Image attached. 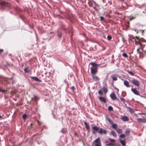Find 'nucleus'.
<instances>
[{"label": "nucleus", "instance_id": "7", "mask_svg": "<svg viewBox=\"0 0 146 146\" xmlns=\"http://www.w3.org/2000/svg\"><path fill=\"white\" fill-rule=\"evenodd\" d=\"M0 5H1L2 7H6L8 5V4L7 3L3 2H0Z\"/></svg>", "mask_w": 146, "mask_h": 146}, {"label": "nucleus", "instance_id": "26", "mask_svg": "<svg viewBox=\"0 0 146 146\" xmlns=\"http://www.w3.org/2000/svg\"><path fill=\"white\" fill-rule=\"evenodd\" d=\"M121 144L124 146H125V142L124 140H121L120 141Z\"/></svg>", "mask_w": 146, "mask_h": 146}, {"label": "nucleus", "instance_id": "13", "mask_svg": "<svg viewBox=\"0 0 146 146\" xmlns=\"http://www.w3.org/2000/svg\"><path fill=\"white\" fill-rule=\"evenodd\" d=\"M31 78L32 79L34 80L40 82L41 81V80L39 79L38 78L36 77H31Z\"/></svg>", "mask_w": 146, "mask_h": 146}, {"label": "nucleus", "instance_id": "40", "mask_svg": "<svg viewBox=\"0 0 146 146\" xmlns=\"http://www.w3.org/2000/svg\"><path fill=\"white\" fill-rule=\"evenodd\" d=\"M3 51V49H0V53H1Z\"/></svg>", "mask_w": 146, "mask_h": 146}, {"label": "nucleus", "instance_id": "27", "mask_svg": "<svg viewBox=\"0 0 146 146\" xmlns=\"http://www.w3.org/2000/svg\"><path fill=\"white\" fill-rule=\"evenodd\" d=\"M103 91L105 92V93H107L108 92V90L106 87H103L102 88Z\"/></svg>", "mask_w": 146, "mask_h": 146}, {"label": "nucleus", "instance_id": "31", "mask_svg": "<svg viewBox=\"0 0 146 146\" xmlns=\"http://www.w3.org/2000/svg\"><path fill=\"white\" fill-rule=\"evenodd\" d=\"M122 56H123L125 58H128V56L127 54L126 53H124L122 54Z\"/></svg>", "mask_w": 146, "mask_h": 146}, {"label": "nucleus", "instance_id": "28", "mask_svg": "<svg viewBox=\"0 0 146 146\" xmlns=\"http://www.w3.org/2000/svg\"><path fill=\"white\" fill-rule=\"evenodd\" d=\"M98 93L101 96H102L103 95V94L101 90H100L98 91Z\"/></svg>", "mask_w": 146, "mask_h": 146}, {"label": "nucleus", "instance_id": "43", "mask_svg": "<svg viewBox=\"0 0 146 146\" xmlns=\"http://www.w3.org/2000/svg\"><path fill=\"white\" fill-rule=\"evenodd\" d=\"M129 132L128 131H125V133H128Z\"/></svg>", "mask_w": 146, "mask_h": 146}, {"label": "nucleus", "instance_id": "12", "mask_svg": "<svg viewBox=\"0 0 146 146\" xmlns=\"http://www.w3.org/2000/svg\"><path fill=\"white\" fill-rule=\"evenodd\" d=\"M121 119L124 121H128L129 120V118L125 116H123L121 117Z\"/></svg>", "mask_w": 146, "mask_h": 146}, {"label": "nucleus", "instance_id": "29", "mask_svg": "<svg viewBox=\"0 0 146 146\" xmlns=\"http://www.w3.org/2000/svg\"><path fill=\"white\" fill-rule=\"evenodd\" d=\"M27 117V115L26 114H24L23 116V119L25 120L26 118Z\"/></svg>", "mask_w": 146, "mask_h": 146}, {"label": "nucleus", "instance_id": "15", "mask_svg": "<svg viewBox=\"0 0 146 146\" xmlns=\"http://www.w3.org/2000/svg\"><path fill=\"white\" fill-rule=\"evenodd\" d=\"M92 128L94 131L93 132V133H95L94 131H98L99 129V128L96 126L92 127Z\"/></svg>", "mask_w": 146, "mask_h": 146}, {"label": "nucleus", "instance_id": "47", "mask_svg": "<svg viewBox=\"0 0 146 146\" xmlns=\"http://www.w3.org/2000/svg\"><path fill=\"white\" fill-rule=\"evenodd\" d=\"M135 43H136H136H137V41H136V40H135Z\"/></svg>", "mask_w": 146, "mask_h": 146}, {"label": "nucleus", "instance_id": "50", "mask_svg": "<svg viewBox=\"0 0 146 146\" xmlns=\"http://www.w3.org/2000/svg\"><path fill=\"white\" fill-rule=\"evenodd\" d=\"M139 50V49H137V51H138V50Z\"/></svg>", "mask_w": 146, "mask_h": 146}, {"label": "nucleus", "instance_id": "2", "mask_svg": "<svg viewBox=\"0 0 146 146\" xmlns=\"http://www.w3.org/2000/svg\"><path fill=\"white\" fill-rule=\"evenodd\" d=\"M92 146H102L101 142L99 138L96 139L94 141L92 144Z\"/></svg>", "mask_w": 146, "mask_h": 146}, {"label": "nucleus", "instance_id": "11", "mask_svg": "<svg viewBox=\"0 0 146 146\" xmlns=\"http://www.w3.org/2000/svg\"><path fill=\"white\" fill-rule=\"evenodd\" d=\"M92 76L93 78L95 81L99 80H100V78L97 76L95 75V74L92 75Z\"/></svg>", "mask_w": 146, "mask_h": 146}, {"label": "nucleus", "instance_id": "5", "mask_svg": "<svg viewBox=\"0 0 146 146\" xmlns=\"http://www.w3.org/2000/svg\"><path fill=\"white\" fill-rule=\"evenodd\" d=\"M98 131L100 134L104 133L106 134L107 133L105 129H103L102 128L99 129Z\"/></svg>", "mask_w": 146, "mask_h": 146}, {"label": "nucleus", "instance_id": "20", "mask_svg": "<svg viewBox=\"0 0 146 146\" xmlns=\"http://www.w3.org/2000/svg\"><path fill=\"white\" fill-rule=\"evenodd\" d=\"M111 77L112 78V80L113 81H115L117 80V77L116 76L111 75Z\"/></svg>", "mask_w": 146, "mask_h": 146}, {"label": "nucleus", "instance_id": "34", "mask_svg": "<svg viewBox=\"0 0 146 146\" xmlns=\"http://www.w3.org/2000/svg\"><path fill=\"white\" fill-rule=\"evenodd\" d=\"M108 109L109 111H111L112 110L113 108L111 106H109L108 108Z\"/></svg>", "mask_w": 146, "mask_h": 146}, {"label": "nucleus", "instance_id": "45", "mask_svg": "<svg viewBox=\"0 0 146 146\" xmlns=\"http://www.w3.org/2000/svg\"><path fill=\"white\" fill-rule=\"evenodd\" d=\"M61 132L62 133H64V132L63 130H62L61 131Z\"/></svg>", "mask_w": 146, "mask_h": 146}, {"label": "nucleus", "instance_id": "41", "mask_svg": "<svg viewBox=\"0 0 146 146\" xmlns=\"http://www.w3.org/2000/svg\"><path fill=\"white\" fill-rule=\"evenodd\" d=\"M129 111L131 113L133 111V110L131 108L130 109Z\"/></svg>", "mask_w": 146, "mask_h": 146}, {"label": "nucleus", "instance_id": "3", "mask_svg": "<svg viewBox=\"0 0 146 146\" xmlns=\"http://www.w3.org/2000/svg\"><path fill=\"white\" fill-rule=\"evenodd\" d=\"M130 82L134 85L136 86L137 87H139V83L137 80L135 78H133L132 80H129Z\"/></svg>", "mask_w": 146, "mask_h": 146}, {"label": "nucleus", "instance_id": "44", "mask_svg": "<svg viewBox=\"0 0 146 146\" xmlns=\"http://www.w3.org/2000/svg\"><path fill=\"white\" fill-rule=\"evenodd\" d=\"M145 113H142L141 114H143V115H145Z\"/></svg>", "mask_w": 146, "mask_h": 146}, {"label": "nucleus", "instance_id": "35", "mask_svg": "<svg viewBox=\"0 0 146 146\" xmlns=\"http://www.w3.org/2000/svg\"><path fill=\"white\" fill-rule=\"evenodd\" d=\"M6 90H2L0 89V91L4 93L6 92Z\"/></svg>", "mask_w": 146, "mask_h": 146}, {"label": "nucleus", "instance_id": "1", "mask_svg": "<svg viewBox=\"0 0 146 146\" xmlns=\"http://www.w3.org/2000/svg\"><path fill=\"white\" fill-rule=\"evenodd\" d=\"M90 64L92 66L91 68V74H95L98 72V66H99L100 64H97L94 62L91 63Z\"/></svg>", "mask_w": 146, "mask_h": 146}, {"label": "nucleus", "instance_id": "39", "mask_svg": "<svg viewBox=\"0 0 146 146\" xmlns=\"http://www.w3.org/2000/svg\"><path fill=\"white\" fill-rule=\"evenodd\" d=\"M71 89L73 90H74L75 89V88L74 86H72L71 87Z\"/></svg>", "mask_w": 146, "mask_h": 146}, {"label": "nucleus", "instance_id": "10", "mask_svg": "<svg viewBox=\"0 0 146 146\" xmlns=\"http://www.w3.org/2000/svg\"><path fill=\"white\" fill-rule=\"evenodd\" d=\"M123 83L124 85L127 88H129L130 87V86L129 85V82L126 80H124Z\"/></svg>", "mask_w": 146, "mask_h": 146}, {"label": "nucleus", "instance_id": "46", "mask_svg": "<svg viewBox=\"0 0 146 146\" xmlns=\"http://www.w3.org/2000/svg\"><path fill=\"white\" fill-rule=\"evenodd\" d=\"M2 118V117L0 115V119Z\"/></svg>", "mask_w": 146, "mask_h": 146}, {"label": "nucleus", "instance_id": "6", "mask_svg": "<svg viewBox=\"0 0 146 146\" xmlns=\"http://www.w3.org/2000/svg\"><path fill=\"white\" fill-rule=\"evenodd\" d=\"M131 90L132 92L135 94L137 95H140V94L138 91L135 89L131 88Z\"/></svg>", "mask_w": 146, "mask_h": 146}, {"label": "nucleus", "instance_id": "30", "mask_svg": "<svg viewBox=\"0 0 146 146\" xmlns=\"http://www.w3.org/2000/svg\"><path fill=\"white\" fill-rule=\"evenodd\" d=\"M127 72L130 75H131L132 76H133L134 75V74L133 73L129 71V70H127Z\"/></svg>", "mask_w": 146, "mask_h": 146}, {"label": "nucleus", "instance_id": "23", "mask_svg": "<svg viewBox=\"0 0 146 146\" xmlns=\"http://www.w3.org/2000/svg\"><path fill=\"white\" fill-rule=\"evenodd\" d=\"M116 130L117 132L118 133H121L122 132V130L121 129H117Z\"/></svg>", "mask_w": 146, "mask_h": 146}, {"label": "nucleus", "instance_id": "51", "mask_svg": "<svg viewBox=\"0 0 146 146\" xmlns=\"http://www.w3.org/2000/svg\"><path fill=\"white\" fill-rule=\"evenodd\" d=\"M117 91L118 92V91L119 90H118V89H117Z\"/></svg>", "mask_w": 146, "mask_h": 146}, {"label": "nucleus", "instance_id": "33", "mask_svg": "<svg viewBox=\"0 0 146 146\" xmlns=\"http://www.w3.org/2000/svg\"><path fill=\"white\" fill-rule=\"evenodd\" d=\"M125 136V135L124 134H121L119 136L121 138H124Z\"/></svg>", "mask_w": 146, "mask_h": 146}, {"label": "nucleus", "instance_id": "8", "mask_svg": "<svg viewBox=\"0 0 146 146\" xmlns=\"http://www.w3.org/2000/svg\"><path fill=\"white\" fill-rule=\"evenodd\" d=\"M99 99L100 100L101 102H103L104 103H106V100L105 98L102 97H98Z\"/></svg>", "mask_w": 146, "mask_h": 146}, {"label": "nucleus", "instance_id": "24", "mask_svg": "<svg viewBox=\"0 0 146 146\" xmlns=\"http://www.w3.org/2000/svg\"><path fill=\"white\" fill-rule=\"evenodd\" d=\"M25 72V73H29V70L28 68H25L24 69Z\"/></svg>", "mask_w": 146, "mask_h": 146}, {"label": "nucleus", "instance_id": "37", "mask_svg": "<svg viewBox=\"0 0 146 146\" xmlns=\"http://www.w3.org/2000/svg\"><path fill=\"white\" fill-rule=\"evenodd\" d=\"M107 38L108 39L110 40L111 39V37L110 36H107Z\"/></svg>", "mask_w": 146, "mask_h": 146}, {"label": "nucleus", "instance_id": "4", "mask_svg": "<svg viewBox=\"0 0 146 146\" xmlns=\"http://www.w3.org/2000/svg\"><path fill=\"white\" fill-rule=\"evenodd\" d=\"M110 97L113 100H119L117 99L114 93H112L111 94H110Z\"/></svg>", "mask_w": 146, "mask_h": 146}, {"label": "nucleus", "instance_id": "22", "mask_svg": "<svg viewBox=\"0 0 146 146\" xmlns=\"http://www.w3.org/2000/svg\"><path fill=\"white\" fill-rule=\"evenodd\" d=\"M111 134L115 137H117V134L114 131H112L111 132Z\"/></svg>", "mask_w": 146, "mask_h": 146}, {"label": "nucleus", "instance_id": "32", "mask_svg": "<svg viewBox=\"0 0 146 146\" xmlns=\"http://www.w3.org/2000/svg\"><path fill=\"white\" fill-rule=\"evenodd\" d=\"M109 139L110 140V141L111 142L114 143L115 141L114 139H111L110 138H109Z\"/></svg>", "mask_w": 146, "mask_h": 146}, {"label": "nucleus", "instance_id": "21", "mask_svg": "<svg viewBox=\"0 0 146 146\" xmlns=\"http://www.w3.org/2000/svg\"><path fill=\"white\" fill-rule=\"evenodd\" d=\"M142 48V49L143 51L146 52V45H145V44H144V45L142 46H140Z\"/></svg>", "mask_w": 146, "mask_h": 146}, {"label": "nucleus", "instance_id": "36", "mask_svg": "<svg viewBox=\"0 0 146 146\" xmlns=\"http://www.w3.org/2000/svg\"><path fill=\"white\" fill-rule=\"evenodd\" d=\"M120 99L121 101L122 102H124V99L123 98L120 97Z\"/></svg>", "mask_w": 146, "mask_h": 146}, {"label": "nucleus", "instance_id": "38", "mask_svg": "<svg viewBox=\"0 0 146 146\" xmlns=\"http://www.w3.org/2000/svg\"><path fill=\"white\" fill-rule=\"evenodd\" d=\"M104 18L103 17H100V19L101 20V21H102L104 20Z\"/></svg>", "mask_w": 146, "mask_h": 146}, {"label": "nucleus", "instance_id": "42", "mask_svg": "<svg viewBox=\"0 0 146 146\" xmlns=\"http://www.w3.org/2000/svg\"><path fill=\"white\" fill-rule=\"evenodd\" d=\"M135 18V17H132L130 18V20H132Z\"/></svg>", "mask_w": 146, "mask_h": 146}, {"label": "nucleus", "instance_id": "19", "mask_svg": "<svg viewBox=\"0 0 146 146\" xmlns=\"http://www.w3.org/2000/svg\"><path fill=\"white\" fill-rule=\"evenodd\" d=\"M112 125V127L113 128L116 130L117 129V126L116 124H113V122L112 123V124H111Z\"/></svg>", "mask_w": 146, "mask_h": 146}, {"label": "nucleus", "instance_id": "16", "mask_svg": "<svg viewBox=\"0 0 146 146\" xmlns=\"http://www.w3.org/2000/svg\"><path fill=\"white\" fill-rule=\"evenodd\" d=\"M39 99L36 96H34L33 98H32V101H34L35 102L37 101Z\"/></svg>", "mask_w": 146, "mask_h": 146}, {"label": "nucleus", "instance_id": "17", "mask_svg": "<svg viewBox=\"0 0 146 146\" xmlns=\"http://www.w3.org/2000/svg\"><path fill=\"white\" fill-rule=\"evenodd\" d=\"M84 123V124L85 125V127H86V129L88 130H90V126H89V125L86 122H85Z\"/></svg>", "mask_w": 146, "mask_h": 146}, {"label": "nucleus", "instance_id": "14", "mask_svg": "<svg viewBox=\"0 0 146 146\" xmlns=\"http://www.w3.org/2000/svg\"><path fill=\"white\" fill-rule=\"evenodd\" d=\"M137 120L139 122L145 123V119H142L141 118H137Z\"/></svg>", "mask_w": 146, "mask_h": 146}, {"label": "nucleus", "instance_id": "25", "mask_svg": "<svg viewBox=\"0 0 146 146\" xmlns=\"http://www.w3.org/2000/svg\"><path fill=\"white\" fill-rule=\"evenodd\" d=\"M106 118H107V120L109 121V122L110 123V124H112V123H113V122L112 121V120H111V119L110 118H108V117H107Z\"/></svg>", "mask_w": 146, "mask_h": 146}, {"label": "nucleus", "instance_id": "49", "mask_svg": "<svg viewBox=\"0 0 146 146\" xmlns=\"http://www.w3.org/2000/svg\"><path fill=\"white\" fill-rule=\"evenodd\" d=\"M108 78V76H107V77H106V78L107 79Z\"/></svg>", "mask_w": 146, "mask_h": 146}, {"label": "nucleus", "instance_id": "9", "mask_svg": "<svg viewBox=\"0 0 146 146\" xmlns=\"http://www.w3.org/2000/svg\"><path fill=\"white\" fill-rule=\"evenodd\" d=\"M141 42H146L145 40L143 38H141L139 40V41H138V43L140 45V46H143V45H144V44H142Z\"/></svg>", "mask_w": 146, "mask_h": 146}, {"label": "nucleus", "instance_id": "48", "mask_svg": "<svg viewBox=\"0 0 146 146\" xmlns=\"http://www.w3.org/2000/svg\"><path fill=\"white\" fill-rule=\"evenodd\" d=\"M105 142L106 143H108V141H106Z\"/></svg>", "mask_w": 146, "mask_h": 146}, {"label": "nucleus", "instance_id": "18", "mask_svg": "<svg viewBox=\"0 0 146 146\" xmlns=\"http://www.w3.org/2000/svg\"><path fill=\"white\" fill-rule=\"evenodd\" d=\"M57 35L59 37H61L62 36V35L60 31L59 30H58L57 31Z\"/></svg>", "mask_w": 146, "mask_h": 146}]
</instances>
